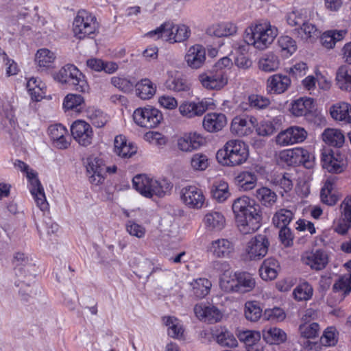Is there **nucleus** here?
<instances>
[{
    "label": "nucleus",
    "instance_id": "f257e3e1",
    "mask_svg": "<svg viewBox=\"0 0 351 351\" xmlns=\"http://www.w3.org/2000/svg\"><path fill=\"white\" fill-rule=\"evenodd\" d=\"M232 210L239 231L251 234L261 226V206L255 199H236L232 204Z\"/></svg>",
    "mask_w": 351,
    "mask_h": 351
},
{
    "label": "nucleus",
    "instance_id": "f03ea898",
    "mask_svg": "<svg viewBox=\"0 0 351 351\" xmlns=\"http://www.w3.org/2000/svg\"><path fill=\"white\" fill-rule=\"evenodd\" d=\"M134 188L145 197L170 195L173 184L167 179L156 180L146 175H136L132 179Z\"/></svg>",
    "mask_w": 351,
    "mask_h": 351
},
{
    "label": "nucleus",
    "instance_id": "7ed1b4c3",
    "mask_svg": "<svg viewBox=\"0 0 351 351\" xmlns=\"http://www.w3.org/2000/svg\"><path fill=\"white\" fill-rule=\"evenodd\" d=\"M232 64L228 57H223L219 60L206 73L199 75V80L202 86L208 90H220L228 83L227 69Z\"/></svg>",
    "mask_w": 351,
    "mask_h": 351
},
{
    "label": "nucleus",
    "instance_id": "20e7f679",
    "mask_svg": "<svg viewBox=\"0 0 351 351\" xmlns=\"http://www.w3.org/2000/svg\"><path fill=\"white\" fill-rule=\"evenodd\" d=\"M277 34V28L265 23L247 27L243 39L247 45H252L259 50H264L272 43Z\"/></svg>",
    "mask_w": 351,
    "mask_h": 351
},
{
    "label": "nucleus",
    "instance_id": "39448f33",
    "mask_svg": "<svg viewBox=\"0 0 351 351\" xmlns=\"http://www.w3.org/2000/svg\"><path fill=\"white\" fill-rule=\"evenodd\" d=\"M249 156L248 147L239 140H230L217 152L219 162L227 166L239 165Z\"/></svg>",
    "mask_w": 351,
    "mask_h": 351
},
{
    "label": "nucleus",
    "instance_id": "423d86ee",
    "mask_svg": "<svg viewBox=\"0 0 351 351\" xmlns=\"http://www.w3.org/2000/svg\"><path fill=\"white\" fill-rule=\"evenodd\" d=\"M191 34L189 27L185 25H174L172 22H165L156 29L147 33L153 38H162L166 41L180 43L186 40Z\"/></svg>",
    "mask_w": 351,
    "mask_h": 351
},
{
    "label": "nucleus",
    "instance_id": "0eeeda50",
    "mask_svg": "<svg viewBox=\"0 0 351 351\" xmlns=\"http://www.w3.org/2000/svg\"><path fill=\"white\" fill-rule=\"evenodd\" d=\"M98 28L99 24L95 15L85 10L77 12L73 23V34L77 38H93Z\"/></svg>",
    "mask_w": 351,
    "mask_h": 351
},
{
    "label": "nucleus",
    "instance_id": "6e6552de",
    "mask_svg": "<svg viewBox=\"0 0 351 351\" xmlns=\"http://www.w3.org/2000/svg\"><path fill=\"white\" fill-rule=\"evenodd\" d=\"M54 78L61 84L80 92H85L88 84L82 73L73 64H68L62 66L55 75Z\"/></svg>",
    "mask_w": 351,
    "mask_h": 351
},
{
    "label": "nucleus",
    "instance_id": "1a4fd4ad",
    "mask_svg": "<svg viewBox=\"0 0 351 351\" xmlns=\"http://www.w3.org/2000/svg\"><path fill=\"white\" fill-rule=\"evenodd\" d=\"M279 157L288 166L302 165L306 169H311L314 165V156L302 147L282 151Z\"/></svg>",
    "mask_w": 351,
    "mask_h": 351
},
{
    "label": "nucleus",
    "instance_id": "9d476101",
    "mask_svg": "<svg viewBox=\"0 0 351 351\" xmlns=\"http://www.w3.org/2000/svg\"><path fill=\"white\" fill-rule=\"evenodd\" d=\"M134 122L139 126L154 128L162 120V112L156 108L147 106L136 109L133 113Z\"/></svg>",
    "mask_w": 351,
    "mask_h": 351
},
{
    "label": "nucleus",
    "instance_id": "9b49d317",
    "mask_svg": "<svg viewBox=\"0 0 351 351\" xmlns=\"http://www.w3.org/2000/svg\"><path fill=\"white\" fill-rule=\"evenodd\" d=\"M89 182L95 185L101 184L106 177V165L102 158L91 155L84 161Z\"/></svg>",
    "mask_w": 351,
    "mask_h": 351
},
{
    "label": "nucleus",
    "instance_id": "f8f14e48",
    "mask_svg": "<svg viewBox=\"0 0 351 351\" xmlns=\"http://www.w3.org/2000/svg\"><path fill=\"white\" fill-rule=\"evenodd\" d=\"M321 160L323 168L330 173H341L347 165L345 155L342 154L339 150L324 151L322 154Z\"/></svg>",
    "mask_w": 351,
    "mask_h": 351
},
{
    "label": "nucleus",
    "instance_id": "ddd939ff",
    "mask_svg": "<svg viewBox=\"0 0 351 351\" xmlns=\"http://www.w3.org/2000/svg\"><path fill=\"white\" fill-rule=\"evenodd\" d=\"M217 269L221 272L219 277V287L227 293H237V272L231 270L227 261L217 262Z\"/></svg>",
    "mask_w": 351,
    "mask_h": 351
},
{
    "label": "nucleus",
    "instance_id": "4468645a",
    "mask_svg": "<svg viewBox=\"0 0 351 351\" xmlns=\"http://www.w3.org/2000/svg\"><path fill=\"white\" fill-rule=\"evenodd\" d=\"M301 261L311 269L319 271L326 267L329 258L326 252L318 249L304 252L301 255Z\"/></svg>",
    "mask_w": 351,
    "mask_h": 351
},
{
    "label": "nucleus",
    "instance_id": "2eb2a0df",
    "mask_svg": "<svg viewBox=\"0 0 351 351\" xmlns=\"http://www.w3.org/2000/svg\"><path fill=\"white\" fill-rule=\"evenodd\" d=\"M307 137V132L299 126H291L280 132L276 136V142L280 146H288L303 142Z\"/></svg>",
    "mask_w": 351,
    "mask_h": 351
},
{
    "label": "nucleus",
    "instance_id": "dca6fc26",
    "mask_svg": "<svg viewBox=\"0 0 351 351\" xmlns=\"http://www.w3.org/2000/svg\"><path fill=\"white\" fill-rule=\"evenodd\" d=\"M71 132L73 138L82 146L91 144L93 131L90 124L83 120H77L71 126Z\"/></svg>",
    "mask_w": 351,
    "mask_h": 351
},
{
    "label": "nucleus",
    "instance_id": "f3484780",
    "mask_svg": "<svg viewBox=\"0 0 351 351\" xmlns=\"http://www.w3.org/2000/svg\"><path fill=\"white\" fill-rule=\"evenodd\" d=\"M195 316L202 322L214 324L222 319V312L213 304L200 302L194 306Z\"/></svg>",
    "mask_w": 351,
    "mask_h": 351
},
{
    "label": "nucleus",
    "instance_id": "a211bd4d",
    "mask_svg": "<svg viewBox=\"0 0 351 351\" xmlns=\"http://www.w3.org/2000/svg\"><path fill=\"white\" fill-rule=\"evenodd\" d=\"M269 241L265 235L258 234L251 239L245 247V254L251 260L260 259L267 253Z\"/></svg>",
    "mask_w": 351,
    "mask_h": 351
},
{
    "label": "nucleus",
    "instance_id": "6ab92c4d",
    "mask_svg": "<svg viewBox=\"0 0 351 351\" xmlns=\"http://www.w3.org/2000/svg\"><path fill=\"white\" fill-rule=\"evenodd\" d=\"M15 272L19 277L34 278L36 271V264L24 253L17 252L14 257Z\"/></svg>",
    "mask_w": 351,
    "mask_h": 351
},
{
    "label": "nucleus",
    "instance_id": "aec40b11",
    "mask_svg": "<svg viewBox=\"0 0 351 351\" xmlns=\"http://www.w3.org/2000/svg\"><path fill=\"white\" fill-rule=\"evenodd\" d=\"M214 104L212 101L202 100L198 103L186 102L182 104L179 107L182 115L188 118L195 116H199L208 109H213Z\"/></svg>",
    "mask_w": 351,
    "mask_h": 351
},
{
    "label": "nucleus",
    "instance_id": "412c9836",
    "mask_svg": "<svg viewBox=\"0 0 351 351\" xmlns=\"http://www.w3.org/2000/svg\"><path fill=\"white\" fill-rule=\"evenodd\" d=\"M256 119L251 117L247 119L241 117H235L231 123V132L238 136H249L253 132Z\"/></svg>",
    "mask_w": 351,
    "mask_h": 351
},
{
    "label": "nucleus",
    "instance_id": "4be33fe9",
    "mask_svg": "<svg viewBox=\"0 0 351 351\" xmlns=\"http://www.w3.org/2000/svg\"><path fill=\"white\" fill-rule=\"evenodd\" d=\"M291 85L289 77L283 74H274L269 76L267 80L266 89L270 94H282Z\"/></svg>",
    "mask_w": 351,
    "mask_h": 351
},
{
    "label": "nucleus",
    "instance_id": "5701e85b",
    "mask_svg": "<svg viewBox=\"0 0 351 351\" xmlns=\"http://www.w3.org/2000/svg\"><path fill=\"white\" fill-rule=\"evenodd\" d=\"M208 250L217 258H230L234 252V244L227 239H217L210 243Z\"/></svg>",
    "mask_w": 351,
    "mask_h": 351
},
{
    "label": "nucleus",
    "instance_id": "b1692460",
    "mask_svg": "<svg viewBox=\"0 0 351 351\" xmlns=\"http://www.w3.org/2000/svg\"><path fill=\"white\" fill-rule=\"evenodd\" d=\"M205 139L197 132L185 134L178 139V147L182 152H191L199 149L204 143Z\"/></svg>",
    "mask_w": 351,
    "mask_h": 351
},
{
    "label": "nucleus",
    "instance_id": "393cba45",
    "mask_svg": "<svg viewBox=\"0 0 351 351\" xmlns=\"http://www.w3.org/2000/svg\"><path fill=\"white\" fill-rule=\"evenodd\" d=\"M185 60L189 67L197 69L202 66L206 60V49L200 45L191 47L186 56Z\"/></svg>",
    "mask_w": 351,
    "mask_h": 351
},
{
    "label": "nucleus",
    "instance_id": "a878e982",
    "mask_svg": "<svg viewBox=\"0 0 351 351\" xmlns=\"http://www.w3.org/2000/svg\"><path fill=\"white\" fill-rule=\"evenodd\" d=\"M49 135L54 146L58 149H66L70 145L67 140V130L62 124L51 125L48 128Z\"/></svg>",
    "mask_w": 351,
    "mask_h": 351
},
{
    "label": "nucleus",
    "instance_id": "bb28decb",
    "mask_svg": "<svg viewBox=\"0 0 351 351\" xmlns=\"http://www.w3.org/2000/svg\"><path fill=\"white\" fill-rule=\"evenodd\" d=\"M227 124V119L223 113H208L203 119V127L209 132H217Z\"/></svg>",
    "mask_w": 351,
    "mask_h": 351
},
{
    "label": "nucleus",
    "instance_id": "cd10ccee",
    "mask_svg": "<svg viewBox=\"0 0 351 351\" xmlns=\"http://www.w3.org/2000/svg\"><path fill=\"white\" fill-rule=\"evenodd\" d=\"M330 114L333 119L342 124L351 123V104L349 103L339 102L332 105Z\"/></svg>",
    "mask_w": 351,
    "mask_h": 351
},
{
    "label": "nucleus",
    "instance_id": "c85d7f7f",
    "mask_svg": "<svg viewBox=\"0 0 351 351\" xmlns=\"http://www.w3.org/2000/svg\"><path fill=\"white\" fill-rule=\"evenodd\" d=\"M162 323L167 327L169 337L176 339L184 338V328L181 320L175 316L166 315L162 318Z\"/></svg>",
    "mask_w": 351,
    "mask_h": 351
},
{
    "label": "nucleus",
    "instance_id": "c756f323",
    "mask_svg": "<svg viewBox=\"0 0 351 351\" xmlns=\"http://www.w3.org/2000/svg\"><path fill=\"white\" fill-rule=\"evenodd\" d=\"M204 223L208 231L217 232L225 228L226 221L222 213L214 211L208 213L204 216Z\"/></svg>",
    "mask_w": 351,
    "mask_h": 351
},
{
    "label": "nucleus",
    "instance_id": "7c9ffc66",
    "mask_svg": "<svg viewBox=\"0 0 351 351\" xmlns=\"http://www.w3.org/2000/svg\"><path fill=\"white\" fill-rule=\"evenodd\" d=\"M279 270L278 261L274 258H267L259 269L260 276L263 280H272L277 277Z\"/></svg>",
    "mask_w": 351,
    "mask_h": 351
},
{
    "label": "nucleus",
    "instance_id": "2f4dec72",
    "mask_svg": "<svg viewBox=\"0 0 351 351\" xmlns=\"http://www.w3.org/2000/svg\"><path fill=\"white\" fill-rule=\"evenodd\" d=\"M237 337L240 341L245 343L246 351H249L250 348L263 350V346L258 343L261 337L260 332L256 330H243L238 333Z\"/></svg>",
    "mask_w": 351,
    "mask_h": 351
},
{
    "label": "nucleus",
    "instance_id": "473e14b6",
    "mask_svg": "<svg viewBox=\"0 0 351 351\" xmlns=\"http://www.w3.org/2000/svg\"><path fill=\"white\" fill-rule=\"evenodd\" d=\"M263 340L270 345H279L286 341L287 333L278 327L265 328L262 331Z\"/></svg>",
    "mask_w": 351,
    "mask_h": 351
},
{
    "label": "nucleus",
    "instance_id": "72a5a7b5",
    "mask_svg": "<svg viewBox=\"0 0 351 351\" xmlns=\"http://www.w3.org/2000/svg\"><path fill=\"white\" fill-rule=\"evenodd\" d=\"M114 151L115 154L123 158H130L136 154V147L132 143H127L125 136H117L114 142Z\"/></svg>",
    "mask_w": 351,
    "mask_h": 351
},
{
    "label": "nucleus",
    "instance_id": "f704fd0d",
    "mask_svg": "<svg viewBox=\"0 0 351 351\" xmlns=\"http://www.w3.org/2000/svg\"><path fill=\"white\" fill-rule=\"evenodd\" d=\"M313 99L307 97H300L291 104V112L295 117L306 116L313 109Z\"/></svg>",
    "mask_w": 351,
    "mask_h": 351
},
{
    "label": "nucleus",
    "instance_id": "c9c22d12",
    "mask_svg": "<svg viewBox=\"0 0 351 351\" xmlns=\"http://www.w3.org/2000/svg\"><path fill=\"white\" fill-rule=\"evenodd\" d=\"M347 32L346 29H332L326 31L320 37L322 45L327 49H332L336 43L344 38Z\"/></svg>",
    "mask_w": 351,
    "mask_h": 351
},
{
    "label": "nucleus",
    "instance_id": "e433bc0d",
    "mask_svg": "<svg viewBox=\"0 0 351 351\" xmlns=\"http://www.w3.org/2000/svg\"><path fill=\"white\" fill-rule=\"evenodd\" d=\"M237 32V27L232 23H224L213 25L207 29L208 35L223 37L234 35Z\"/></svg>",
    "mask_w": 351,
    "mask_h": 351
},
{
    "label": "nucleus",
    "instance_id": "4c0bfd02",
    "mask_svg": "<svg viewBox=\"0 0 351 351\" xmlns=\"http://www.w3.org/2000/svg\"><path fill=\"white\" fill-rule=\"evenodd\" d=\"M136 95L142 99L152 98L156 91V86L148 78L142 79L135 84Z\"/></svg>",
    "mask_w": 351,
    "mask_h": 351
},
{
    "label": "nucleus",
    "instance_id": "58836bf2",
    "mask_svg": "<svg viewBox=\"0 0 351 351\" xmlns=\"http://www.w3.org/2000/svg\"><path fill=\"white\" fill-rule=\"evenodd\" d=\"M323 141L328 145L341 147L345 142L344 134L340 130L327 128L322 133Z\"/></svg>",
    "mask_w": 351,
    "mask_h": 351
},
{
    "label": "nucleus",
    "instance_id": "ea45409f",
    "mask_svg": "<svg viewBox=\"0 0 351 351\" xmlns=\"http://www.w3.org/2000/svg\"><path fill=\"white\" fill-rule=\"evenodd\" d=\"M237 293H247L254 289L256 280L253 276L245 271L237 272Z\"/></svg>",
    "mask_w": 351,
    "mask_h": 351
},
{
    "label": "nucleus",
    "instance_id": "a19ab883",
    "mask_svg": "<svg viewBox=\"0 0 351 351\" xmlns=\"http://www.w3.org/2000/svg\"><path fill=\"white\" fill-rule=\"evenodd\" d=\"M190 285L192 288L193 294L197 298H203L209 293L212 283L207 278H199L193 280Z\"/></svg>",
    "mask_w": 351,
    "mask_h": 351
},
{
    "label": "nucleus",
    "instance_id": "79ce46f5",
    "mask_svg": "<svg viewBox=\"0 0 351 351\" xmlns=\"http://www.w3.org/2000/svg\"><path fill=\"white\" fill-rule=\"evenodd\" d=\"M336 81L340 89L351 92V70L347 66H341L338 69Z\"/></svg>",
    "mask_w": 351,
    "mask_h": 351
},
{
    "label": "nucleus",
    "instance_id": "37998d69",
    "mask_svg": "<svg viewBox=\"0 0 351 351\" xmlns=\"http://www.w3.org/2000/svg\"><path fill=\"white\" fill-rule=\"evenodd\" d=\"M294 34L302 40H307L311 38L318 37L319 32L315 25L308 23L306 19L300 27H295Z\"/></svg>",
    "mask_w": 351,
    "mask_h": 351
},
{
    "label": "nucleus",
    "instance_id": "c03bdc74",
    "mask_svg": "<svg viewBox=\"0 0 351 351\" xmlns=\"http://www.w3.org/2000/svg\"><path fill=\"white\" fill-rule=\"evenodd\" d=\"M263 314L260 305L256 301H247L244 306L245 317L250 322H257Z\"/></svg>",
    "mask_w": 351,
    "mask_h": 351
},
{
    "label": "nucleus",
    "instance_id": "a18cd8bd",
    "mask_svg": "<svg viewBox=\"0 0 351 351\" xmlns=\"http://www.w3.org/2000/svg\"><path fill=\"white\" fill-rule=\"evenodd\" d=\"M280 65L278 58L274 53L265 54L258 61L259 69L265 72L276 71Z\"/></svg>",
    "mask_w": 351,
    "mask_h": 351
},
{
    "label": "nucleus",
    "instance_id": "49530a36",
    "mask_svg": "<svg viewBox=\"0 0 351 351\" xmlns=\"http://www.w3.org/2000/svg\"><path fill=\"white\" fill-rule=\"evenodd\" d=\"M313 294V289L307 282L300 283L293 291V298L298 302L309 300Z\"/></svg>",
    "mask_w": 351,
    "mask_h": 351
},
{
    "label": "nucleus",
    "instance_id": "de8ad7c7",
    "mask_svg": "<svg viewBox=\"0 0 351 351\" xmlns=\"http://www.w3.org/2000/svg\"><path fill=\"white\" fill-rule=\"evenodd\" d=\"M84 106V99L81 95L68 94L64 99L63 107L66 110L80 112Z\"/></svg>",
    "mask_w": 351,
    "mask_h": 351
},
{
    "label": "nucleus",
    "instance_id": "09e8293b",
    "mask_svg": "<svg viewBox=\"0 0 351 351\" xmlns=\"http://www.w3.org/2000/svg\"><path fill=\"white\" fill-rule=\"evenodd\" d=\"M319 325L316 322H303L298 327V332L301 337L304 339H315L319 335Z\"/></svg>",
    "mask_w": 351,
    "mask_h": 351
},
{
    "label": "nucleus",
    "instance_id": "8fccbe9b",
    "mask_svg": "<svg viewBox=\"0 0 351 351\" xmlns=\"http://www.w3.org/2000/svg\"><path fill=\"white\" fill-rule=\"evenodd\" d=\"M55 59L56 56L54 53L46 48L38 50L35 58L38 65L43 68L50 67Z\"/></svg>",
    "mask_w": 351,
    "mask_h": 351
},
{
    "label": "nucleus",
    "instance_id": "3c124183",
    "mask_svg": "<svg viewBox=\"0 0 351 351\" xmlns=\"http://www.w3.org/2000/svg\"><path fill=\"white\" fill-rule=\"evenodd\" d=\"M256 176L250 172L245 171L237 177L238 187L243 191L252 189L255 186Z\"/></svg>",
    "mask_w": 351,
    "mask_h": 351
},
{
    "label": "nucleus",
    "instance_id": "603ef678",
    "mask_svg": "<svg viewBox=\"0 0 351 351\" xmlns=\"http://www.w3.org/2000/svg\"><path fill=\"white\" fill-rule=\"evenodd\" d=\"M286 316L284 309L278 306L265 308L263 314V319L271 322H281Z\"/></svg>",
    "mask_w": 351,
    "mask_h": 351
},
{
    "label": "nucleus",
    "instance_id": "864d4df0",
    "mask_svg": "<svg viewBox=\"0 0 351 351\" xmlns=\"http://www.w3.org/2000/svg\"><path fill=\"white\" fill-rule=\"evenodd\" d=\"M217 342L222 346L230 348L237 346V340L234 335L226 328H221L216 334Z\"/></svg>",
    "mask_w": 351,
    "mask_h": 351
},
{
    "label": "nucleus",
    "instance_id": "5fc2aeb1",
    "mask_svg": "<svg viewBox=\"0 0 351 351\" xmlns=\"http://www.w3.org/2000/svg\"><path fill=\"white\" fill-rule=\"evenodd\" d=\"M292 187L293 183L290 179L289 174L285 173L276 180V184L274 190L276 192L278 196L284 197L292 189Z\"/></svg>",
    "mask_w": 351,
    "mask_h": 351
},
{
    "label": "nucleus",
    "instance_id": "6e6d98bb",
    "mask_svg": "<svg viewBox=\"0 0 351 351\" xmlns=\"http://www.w3.org/2000/svg\"><path fill=\"white\" fill-rule=\"evenodd\" d=\"M293 213L287 209H280L275 213L272 221L278 228L287 227L293 219Z\"/></svg>",
    "mask_w": 351,
    "mask_h": 351
},
{
    "label": "nucleus",
    "instance_id": "4d7b16f0",
    "mask_svg": "<svg viewBox=\"0 0 351 351\" xmlns=\"http://www.w3.org/2000/svg\"><path fill=\"white\" fill-rule=\"evenodd\" d=\"M278 45L284 56L289 57L297 50L296 42L289 36H282L278 38Z\"/></svg>",
    "mask_w": 351,
    "mask_h": 351
},
{
    "label": "nucleus",
    "instance_id": "13d9d810",
    "mask_svg": "<svg viewBox=\"0 0 351 351\" xmlns=\"http://www.w3.org/2000/svg\"><path fill=\"white\" fill-rule=\"evenodd\" d=\"M165 86L167 89L174 92H186L189 87L186 82L180 77H169L165 82Z\"/></svg>",
    "mask_w": 351,
    "mask_h": 351
},
{
    "label": "nucleus",
    "instance_id": "bf43d9fd",
    "mask_svg": "<svg viewBox=\"0 0 351 351\" xmlns=\"http://www.w3.org/2000/svg\"><path fill=\"white\" fill-rule=\"evenodd\" d=\"M86 114V117L90 120L92 124L97 128H101L108 122L107 115L99 109L90 108Z\"/></svg>",
    "mask_w": 351,
    "mask_h": 351
},
{
    "label": "nucleus",
    "instance_id": "052dcab7",
    "mask_svg": "<svg viewBox=\"0 0 351 351\" xmlns=\"http://www.w3.org/2000/svg\"><path fill=\"white\" fill-rule=\"evenodd\" d=\"M338 341V332L333 326L327 327L320 338L321 343L326 347L334 346Z\"/></svg>",
    "mask_w": 351,
    "mask_h": 351
},
{
    "label": "nucleus",
    "instance_id": "680f3d73",
    "mask_svg": "<svg viewBox=\"0 0 351 351\" xmlns=\"http://www.w3.org/2000/svg\"><path fill=\"white\" fill-rule=\"evenodd\" d=\"M249 107L256 110H263L270 104V100L267 97L261 95L252 94L247 97Z\"/></svg>",
    "mask_w": 351,
    "mask_h": 351
},
{
    "label": "nucleus",
    "instance_id": "e2e57ef3",
    "mask_svg": "<svg viewBox=\"0 0 351 351\" xmlns=\"http://www.w3.org/2000/svg\"><path fill=\"white\" fill-rule=\"evenodd\" d=\"M112 84L122 90L124 93H129L132 90L134 86V82L130 80L119 76H114L111 78Z\"/></svg>",
    "mask_w": 351,
    "mask_h": 351
},
{
    "label": "nucleus",
    "instance_id": "0e129e2a",
    "mask_svg": "<svg viewBox=\"0 0 351 351\" xmlns=\"http://www.w3.org/2000/svg\"><path fill=\"white\" fill-rule=\"evenodd\" d=\"M333 289L344 294L349 293L351 291V274L341 276L334 284Z\"/></svg>",
    "mask_w": 351,
    "mask_h": 351
},
{
    "label": "nucleus",
    "instance_id": "69168bd1",
    "mask_svg": "<svg viewBox=\"0 0 351 351\" xmlns=\"http://www.w3.org/2000/svg\"><path fill=\"white\" fill-rule=\"evenodd\" d=\"M126 230L130 235L139 239L143 238L146 232V230L144 226L132 220H129L126 223Z\"/></svg>",
    "mask_w": 351,
    "mask_h": 351
},
{
    "label": "nucleus",
    "instance_id": "338daca9",
    "mask_svg": "<svg viewBox=\"0 0 351 351\" xmlns=\"http://www.w3.org/2000/svg\"><path fill=\"white\" fill-rule=\"evenodd\" d=\"M191 165L195 170H204L208 167V158L202 154H195L191 158Z\"/></svg>",
    "mask_w": 351,
    "mask_h": 351
},
{
    "label": "nucleus",
    "instance_id": "774afa93",
    "mask_svg": "<svg viewBox=\"0 0 351 351\" xmlns=\"http://www.w3.org/2000/svg\"><path fill=\"white\" fill-rule=\"evenodd\" d=\"M286 20L289 25L300 27L302 24H304L306 17L300 11L295 10L288 13Z\"/></svg>",
    "mask_w": 351,
    "mask_h": 351
}]
</instances>
